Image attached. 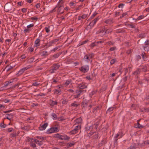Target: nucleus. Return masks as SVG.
<instances>
[{
  "instance_id": "21",
  "label": "nucleus",
  "mask_w": 149,
  "mask_h": 149,
  "mask_svg": "<svg viewBox=\"0 0 149 149\" xmlns=\"http://www.w3.org/2000/svg\"><path fill=\"white\" fill-rule=\"evenodd\" d=\"M86 90H81L80 89V90H77L76 91V93L78 95H80L82 94V92H85Z\"/></svg>"
},
{
  "instance_id": "63",
  "label": "nucleus",
  "mask_w": 149,
  "mask_h": 149,
  "mask_svg": "<svg viewBox=\"0 0 149 149\" xmlns=\"http://www.w3.org/2000/svg\"><path fill=\"white\" fill-rule=\"evenodd\" d=\"M88 15L87 14H83L81 16V18L83 19H84L86 18L87 17Z\"/></svg>"
},
{
  "instance_id": "17",
  "label": "nucleus",
  "mask_w": 149,
  "mask_h": 149,
  "mask_svg": "<svg viewBox=\"0 0 149 149\" xmlns=\"http://www.w3.org/2000/svg\"><path fill=\"white\" fill-rule=\"evenodd\" d=\"M83 59L85 61L88 63L90 61V58L89 57V56L87 55H86L84 57Z\"/></svg>"
},
{
  "instance_id": "41",
  "label": "nucleus",
  "mask_w": 149,
  "mask_h": 149,
  "mask_svg": "<svg viewBox=\"0 0 149 149\" xmlns=\"http://www.w3.org/2000/svg\"><path fill=\"white\" fill-rule=\"evenodd\" d=\"M6 125L4 123V121L0 124V127L3 128H4L6 127Z\"/></svg>"
},
{
  "instance_id": "26",
  "label": "nucleus",
  "mask_w": 149,
  "mask_h": 149,
  "mask_svg": "<svg viewBox=\"0 0 149 149\" xmlns=\"http://www.w3.org/2000/svg\"><path fill=\"white\" fill-rule=\"evenodd\" d=\"M115 107H111L109 108L106 112V113H110L111 111H113V109L115 108Z\"/></svg>"
},
{
  "instance_id": "38",
  "label": "nucleus",
  "mask_w": 149,
  "mask_h": 149,
  "mask_svg": "<svg viewBox=\"0 0 149 149\" xmlns=\"http://www.w3.org/2000/svg\"><path fill=\"white\" fill-rule=\"evenodd\" d=\"M54 94H60L61 92V91L59 89H55L54 90Z\"/></svg>"
},
{
  "instance_id": "6",
  "label": "nucleus",
  "mask_w": 149,
  "mask_h": 149,
  "mask_svg": "<svg viewBox=\"0 0 149 149\" xmlns=\"http://www.w3.org/2000/svg\"><path fill=\"white\" fill-rule=\"evenodd\" d=\"M70 139V137L67 135H60L58 139L62 140H69Z\"/></svg>"
},
{
  "instance_id": "9",
  "label": "nucleus",
  "mask_w": 149,
  "mask_h": 149,
  "mask_svg": "<svg viewBox=\"0 0 149 149\" xmlns=\"http://www.w3.org/2000/svg\"><path fill=\"white\" fill-rule=\"evenodd\" d=\"M57 12L58 14H62L64 12V7H58Z\"/></svg>"
},
{
  "instance_id": "23",
  "label": "nucleus",
  "mask_w": 149,
  "mask_h": 149,
  "mask_svg": "<svg viewBox=\"0 0 149 149\" xmlns=\"http://www.w3.org/2000/svg\"><path fill=\"white\" fill-rule=\"evenodd\" d=\"M10 135L11 138L16 137L18 136V134H17L16 132H14L13 133L10 134Z\"/></svg>"
},
{
  "instance_id": "47",
  "label": "nucleus",
  "mask_w": 149,
  "mask_h": 149,
  "mask_svg": "<svg viewBox=\"0 0 149 149\" xmlns=\"http://www.w3.org/2000/svg\"><path fill=\"white\" fill-rule=\"evenodd\" d=\"M60 46H58L56 47L55 48L53 49L51 51L52 52H55L60 47Z\"/></svg>"
},
{
  "instance_id": "14",
  "label": "nucleus",
  "mask_w": 149,
  "mask_h": 149,
  "mask_svg": "<svg viewBox=\"0 0 149 149\" xmlns=\"http://www.w3.org/2000/svg\"><path fill=\"white\" fill-rule=\"evenodd\" d=\"M57 5L58 7H64L63 0H60Z\"/></svg>"
},
{
  "instance_id": "30",
  "label": "nucleus",
  "mask_w": 149,
  "mask_h": 149,
  "mask_svg": "<svg viewBox=\"0 0 149 149\" xmlns=\"http://www.w3.org/2000/svg\"><path fill=\"white\" fill-rule=\"evenodd\" d=\"M99 19V17H98L92 21L93 24V25H94L97 22Z\"/></svg>"
},
{
  "instance_id": "27",
  "label": "nucleus",
  "mask_w": 149,
  "mask_h": 149,
  "mask_svg": "<svg viewBox=\"0 0 149 149\" xmlns=\"http://www.w3.org/2000/svg\"><path fill=\"white\" fill-rule=\"evenodd\" d=\"M95 133V132L92 131V130H91L90 132L87 134V137H89V138L92 135H93Z\"/></svg>"
},
{
  "instance_id": "10",
  "label": "nucleus",
  "mask_w": 149,
  "mask_h": 149,
  "mask_svg": "<svg viewBox=\"0 0 149 149\" xmlns=\"http://www.w3.org/2000/svg\"><path fill=\"white\" fill-rule=\"evenodd\" d=\"M48 125V123H45L43 125L39 127V129L40 130H45Z\"/></svg>"
},
{
  "instance_id": "45",
  "label": "nucleus",
  "mask_w": 149,
  "mask_h": 149,
  "mask_svg": "<svg viewBox=\"0 0 149 149\" xmlns=\"http://www.w3.org/2000/svg\"><path fill=\"white\" fill-rule=\"evenodd\" d=\"M6 68H8L7 69V71H8L10 70L13 69V67L11 66H9V65H8L6 66Z\"/></svg>"
},
{
  "instance_id": "22",
  "label": "nucleus",
  "mask_w": 149,
  "mask_h": 149,
  "mask_svg": "<svg viewBox=\"0 0 149 149\" xmlns=\"http://www.w3.org/2000/svg\"><path fill=\"white\" fill-rule=\"evenodd\" d=\"M35 58L34 57H32L29 59L27 61L28 63H31L35 61Z\"/></svg>"
},
{
  "instance_id": "51",
  "label": "nucleus",
  "mask_w": 149,
  "mask_h": 149,
  "mask_svg": "<svg viewBox=\"0 0 149 149\" xmlns=\"http://www.w3.org/2000/svg\"><path fill=\"white\" fill-rule=\"evenodd\" d=\"M97 43L96 42V41H95L94 42L92 43L90 46H91L92 47H94L95 46H97Z\"/></svg>"
},
{
  "instance_id": "16",
  "label": "nucleus",
  "mask_w": 149,
  "mask_h": 149,
  "mask_svg": "<svg viewBox=\"0 0 149 149\" xmlns=\"http://www.w3.org/2000/svg\"><path fill=\"white\" fill-rule=\"evenodd\" d=\"M141 71V69L138 68L133 73V74L134 75H137L140 74Z\"/></svg>"
},
{
  "instance_id": "29",
  "label": "nucleus",
  "mask_w": 149,
  "mask_h": 149,
  "mask_svg": "<svg viewBox=\"0 0 149 149\" xmlns=\"http://www.w3.org/2000/svg\"><path fill=\"white\" fill-rule=\"evenodd\" d=\"M6 131L9 133L12 132H15V129L13 128H9L7 129Z\"/></svg>"
},
{
  "instance_id": "56",
  "label": "nucleus",
  "mask_w": 149,
  "mask_h": 149,
  "mask_svg": "<svg viewBox=\"0 0 149 149\" xmlns=\"http://www.w3.org/2000/svg\"><path fill=\"white\" fill-rule=\"evenodd\" d=\"M106 30V29L104 27L103 28H102V30L100 31V33H103L104 32V34H105V31Z\"/></svg>"
},
{
  "instance_id": "53",
  "label": "nucleus",
  "mask_w": 149,
  "mask_h": 149,
  "mask_svg": "<svg viewBox=\"0 0 149 149\" xmlns=\"http://www.w3.org/2000/svg\"><path fill=\"white\" fill-rule=\"evenodd\" d=\"M107 44L109 45H113L114 44V42H111V41H109L108 42H107Z\"/></svg>"
},
{
  "instance_id": "19",
  "label": "nucleus",
  "mask_w": 149,
  "mask_h": 149,
  "mask_svg": "<svg viewBox=\"0 0 149 149\" xmlns=\"http://www.w3.org/2000/svg\"><path fill=\"white\" fill-rule=\"evenodd\" d=\"M88 104V103L86 100L83 101L81 103V105H82L83 107H87Z\"/></svg>"
},
{
  "instance_id": "3",
  "label": "nucleus",
  "mask_w": 149,
  "mask_h": 149,
  "mask_svg": "<svg viewBox=\"0 0 149 149\" xmlns=\"http://www.w3.org/2000/svg\"><path fill=\"white\" fill-rule=\"evenodd\" d=\"M89 70V66L88 65H83L79 68V70L80 71L84 73L87 72Z\"/></svg>"
},
{
  "instance_id": "18",
  "label": "nucleus",
  "mask_w": 149,
  "mask_h": 149,
  "mask_svg": "<svg viewBox=\"0 0 149 149\" xmlns=\"http://www.w3.org/2000/svg\"><path fill=\"white\" fill-rule=\"evenodd\" d=\"M7 116L5 119H6L10 120L11 119L13 118V115L12 113L7 114Z\"/></svg>"
},
{
  "instance_id": "62",
  "label": "nucleus",
  "mask_w": 149,
  "mask_h": 149,
  "mask_svg": "<svg viewBox=\"0 0 149 149\" xmlns=\"http://www.w3.org/2000/svg\"><path fill=\"white\" fill-rule=\"evenodd\" d=\"M36 138L39 139H41L42 140L44 139V138L42 136H36Z\"/></svg>"
},
{
  "instance_id": "61",
  "label": "nucleus",
  "mask_w": 149,
  "mask_h": 149,
  "mask_svg": "<svg viewBox=\"0 0 149 149\" xmlns=\"http://www.w3.org/2000/svg\"><path fill=\"white\" fill-rule=\"evenodd\" d=\"M60 135V134H59L57 133L54 134V137L59 139V137Z\"/></svg>"
},
{
  "instance_id": "4",
  "label": "nucleus",
  "mask_w": 149,
  "mask_h": 149,
  "mask_svg": "<svg viewBox=\"0 0 149 149\" xmlns=\"http://www.w3.org/2000/svg\"><path fill=\"white\" fill-rule=\"evenodd\" d=\"M58 129L57 127H52L49 129L46 132L48 134H50L54 132H58Z\"/></svg>"
},
{
  "instance_id": "31",
  "label": "nucleus",
  "mask_w": 149,
  "mask_h": 149,
  "mask_svg": "<svg viewBox=\"0 0 149 149\" xmlns=\"http://www.w3.org/2000/svg\"><path fill=\"white\" fill-rule=\"evenodd\" d=\"M42 56H47L49 55L48 52L45 51L42 52Z\"/></svg>"
},
{
  "instance_id": "25",
  "label": "nucleus",
  "mask_w": 149,
  "mask_h": 149,
  "mask_svg": "<svg viewBox=\"0 0 149 149\" xmlns=\"http://www.w3.org/2000/svg\"><path fill=\"white\" fill-rule=\"evenodd\" d=\"M78 87L80 88V89L81 90H82L83 89L87 88V86H85L84 84H79V85L78 86Z\"/></svg>"
},
{
  "instance_id": "64",
  "label": "nucleus",
  "mask_w": 149,
  "mask_h": 149,
  "mask_svg": "<svg viewBox=\"0 0 149 149\" xmlns=\"http://www.w3.org/2000/svg\"><path fill=\"white\" fill-rule=\"evenodd\" d=\"M141 71L143 72H145L147 71V68L146 67H145L141 69Z\"/></svg>"
},
{
  "instance_id": "37",
  "label": "nucleus",
  "mask_w": 149,
  "mask_h": 149,
  "mask_svg": "<svg viewBox=\"0 0 149 149\" xmlns=\"http://www.w3.org/2000/svg\"><path fill=\"white\" fill-rule=\"evenodd\" d=\"M116 58H113L111 60L110 62V65H112L114 64L116 61Z\"/></svg>"
},
{
  "instance_id": "57",
  "label": "nucleus",
  "mask_w": 149,
  "mask_h": 149,
  "mask_svg": "<svg viewBox=\"0 0 149 149\" xmlns=\"http://www.w3.org/2000/svg\"><path fill=\"white\" fill-rule=\"evenodd\" d=\"M141 56L140 55H138L136 56V60L137 61H139V60L141 59Z\"/></svg>"
},
{
  "instance_id": "33",
  "label": "nucleus",
  "mask_w": 149,
  "mask_h": 149,
  "mask_svg": "<svg viewBox=\"0 0 149 149\" xmlns=\"http://www.w3.org/2000/svg\"><path fill=\"white\" fill-rule=\"evenodd\" d=\"M101 107V106H97L95 107L93 109V113H95V111L97 110H99Z\"/></svg>"
},
{
  "instance_id": "34",
  "label": "nucleus",
  "mask_w": 149,
  "mask_h": 149,
  "mask_svg": "<svg viewBox=\"0 0 149 149\" xmlns=\"http://www.w3.org/2000/svg\"><path fill=\"white\" fill-rule=\"evenodd\" d=\"M93 125L94 128L96 130H97L99 125V124L98 122H96Z\"/></svg>"
},
{
  "instance_id": "44",
  "label": "nucleus",
  "mask_w": 149,
  "mask_h": 149,
  "mask_svg": "<svg viewBox=\"0 0 149 149\" xmlns=\"http://www.w3.org/2000/svg\"><path fill=\"white\" fill-rule=\"evenodd\" d=\"M52 116L53 117V119L56 120L57 119V115L54 113H53L52 114Z\"/></svg>"
},
{
  "instance_id": "2",
  "label": "nucleus",
  "mask_w": 149,
  "mask_h": 149,
  "mask_svg": "<svg viewBox=\"0 0 149 149\" xmlns=\"http://www.w3.org/2000/svg\"><path fill=\"white\" fill-rule=\"evenodd\" d=\"M15 9V8L14 7L13 5H11L8 3H6L4 7V10L7 12H8L11 10L14 11Z\"/></svg>"
},
{
  "instance_id": "1",
  "label": "nucleus",
  "mask_w": 149,
  "mask_h": 149,
  "mask_svg": "<svg viewBox=\"0 0 149 149\" xmlns=\"http://www.w3.org/2000/svg\"><path fill=\"white\" fill-rule=\"evenodd\" d=\"M60 65L58 63H54L51 67V69L49 70V72L51 74L55 72V71L58 70L60 67Z\"/></svg>"
},
{
  "instance_id": "11",
  "label": "nucleus",
  "mask_w": 149,
  "mask_h": 149,
  "mask_svg": "<svg viewBox=\"0 0 149 149\" xmlns=\"http://www.w3.org/2000/svg\"><path fill=\"white\" fill-rule=\"evenodd\" d=\"M62 53V52H59L58 53H57L54 55H53L52 57L53 58V59L59 57Z\"/></svg>"
},
{
  "instance_id": "54",
  "label": "nucleus",
  "mask_w": 149,
  "mask_h": 149,
  "mask_svg": "<svg viewBox=\"0 0 149 149\" xmlns=\"http://www.w3.org/2000/svg\"><path fill=\"white\" fill-rule=\"evenodd\" d=\"M69 5L70 6H73V7H75L76 6V4L75 3L73 2H71L69 3Z\"/></svg>"
},
{
  "instance_id": "35",
  "label": "nucleus",
  "mask_w": 149,
  "mask_h": 149,
  "mask_svg": "<svg viewBox=\"0 0 149 149\" xmlns=\"http://www.w3.org/2000/svg\"><path fill=\"white\" fill-rule=\"evenodd\" d=\"M122 135H121L120 133L119 132L115 136V138L116 139H117V138H120L122 137Z\"/></svg>"
},
{
  "instance_id": "46",
  "label": "nucleus",
  "mask_w": 149,
  "mask_h": 149,
  "mask_svg": "<svg viewBox=\"0 0 149 149\" xmlns=\"http://www.w3.org/2000/svg\"><path fill=\"white\" fill-rule=\"evenodd\" d=\"M14 80H15V81H17V78H14L11 79L9 81V82L10 84L13 82Z\"/></svg>"
},
{
  "instance_id": "8",
  "label": "nucleus",
  "mask_w": 149,
  "mask_h": 149,
  "mask_svg": "<svg viewBox=\"0 0 149 149\" xmlns=\"http://www.w3.org/2000/svg\"><path fill=\"white\" fill-rule=\"evenodd\" d=\"M59 40L58 39H54L52 41L49 42L47 43L48 46L49 47H50L53 44H54L55 42L58 41Z\"/></svg>"
},
{
  "instance_id": "40",
  "label": "nucleus",
  "mask_w": 149,
  "mask_h": 149,
  "mask_svg": "<svg viewBox=\"0 0 149 149\" xmlns=\"http://www.w3.org/2000/svg\"><path fill=\"white\" fill-rule=\"evenodd\" d=\"M146 36L145 34V33H141L139 34L138 37L139 38H144Z\"/></svg>"
},
{
  "instance_id": "60",
  "label": "nucleus",
  "mask_w": 149,
  "mask_h": 149,
  "mask_svg": "<svg viewBox=\"0 0 149 149\" xmlns=\"http://www.w3.org/2000/svg\"><path fill=\"white\" fill-rule=\"evenodd\" d=\"M34 26V24H31L28 25H27V27L28 29H29L31 27H33Z\"/></svg>"
},
{
  "instance_id": "50",
  "label": "nucleus",
  "mask_w": 149,
  "mask_h": 149,
  "mask_svg": "<svg viewBox=\"0 0 149 149\" xmlns=\"http://www.w3.org/2000/svg\"><path fill=\"white\" fill-rule=\"evenodd\" d=\"M146 144H149V140L144 141L143 143H142V146H144Z\"/></svg>"
},
{
  "instance_id": "43",
  "label": "nucleus",
  "mask_w": 149,
  "mask_h": 149,
  "mask_svg": "<svg viewBox=\"0 0 149 149\" xmlns=\"http://www.w3.org/2000/svg\"><path fill=\"white\" fill-rule=\"evenodd\" d=\"M88 56L90 58H92L94 56V54L93 53H89L87 54Z\"/></svg>"
},
{
  "instance_id": "59",
  "label": "nucleus",
  "mask_w": 149,
  "mask_h": 149,
  "mask_svg": "<svg viewBox=\"0 0 149 149\" xmlns=\"http://www.w3.org/2000/svg\"><path fill=\"white\" fill-rule=\"evenodd\" d=\"M30 145L31 146L33 147H35L36 146V145L34 143H33V141L32 142H31L30 143Z\"/></svg>"
},
{
  "instance_id": "42",
  "label": "nucleus",
  "mask_w": 149,
  "mask_h": 149,
  "mask_svg": "<svg viewBox=\"0 0 149 149\" xmlns=\"http://www.w3.org/2000/svg\"><path fill=\"white\" fill-rule=\"evenodd\" d=\"M136 146L135 144H134L133 146H130L127 149H136Z\"/></svg>"
},
{
  "instance_id": "36",
  "label": "nucleus",
  "mask_w": 149,
  "mask_h": 149,
  "mask_svg": "<svg viewBox=\"0 0 149 149\" xmlns=\"http://www.w3.org/2000/svg\"><path fill=\"white\" fill-rule=\"evenodd\" d=\"M112 31V29H106L105 31V34H108Z\"/></svg>"
},
{
  "instance_id": "52",
  "label": "nucleus",
  "mask_w": 149,
  "mask_h": 149,
  "mask_svg": "<svg viewBox=\"0 0 149 149\" xmlns=\"http://www.w3.org/2000/svg\"><path fill=\"white\" fill-rule=\"evenodd\" d=\"M10 84V83H9V81H6L4 83L3 87H6L8 86Z\"/></svg>"
},
{
  "instance_id": "49",
  "label": "nucleus",
  "mask_w": 149,
  "mask_h": 149,
  "mask_svg": "<svg viewBox=\"0 0 149 149\" xmlns=\"http://www.w3.org/2000/svg\"><path fill=\"white\" fill-rule=\"evenodd\" d=\"M143 127V126L141 125L140 124V123L138 122L137 123V126L136 127V128H141Z\"/></svg>"
},
{
  "instance_id": "32",
  "label": "nucleus",
  "mask_w": 149,
  "mask_h": 149,
  "mask_svg": "<svg viewBox=\"0 0 149 149\" xmlns=\"http://www.w3.org/2000/svg\"><path fill=\"white\" fill-rule=\"evenodd\" d=\"M71 106L73 107H77L79 106V104H77L76 102H74L73 103L71 104Z\"/></svg>"
},
{
  "instance_id": "7",
  "label": "nucleus",
  "mask_w": 149,
  "mask_h": 149,
  "mask_svg": "<svg viewBox=\"0 0 149 149\" xmlns=\"http://www.w3.org/2000/svg\"><path fill=\"white\" fill-rule=\"evenodd\" d=\"M82 121V119L81 117H80L76 119L74 121L75 125H81Z\"/></svg>"
},
{
  "instance_id": "58",
  "label": "nucleus",
  "mask_w": 149,
  "mask_h": 149,
  "mask_svg": "<svg viewBox=\"0 0 149 149\" xmlns=\"http://www.w3.org/2000/svg\"><path fill=\"white\" fill-rule=\"evenodd\" d=\"M127 13L126 12L125 13H123L122 15L120 17V19L122 18H123L124 17H125L126 15H127Z\"/></svg>"
},
{
  "instance_id": "5",
  "label": "nucleus",
  "mask_w": 149,
  "mask_h": 149,
  "mask_svg": "<svg viewBox=\"0 0 149 149\" xmlns=\"http://www.w3.org/2000/svg\"><path fill=\"white\" fill-rule=\"evenodd\" d=\"M29 67H25L20 69L16 74V75L17 76H19L22 74L26 70H27L29 68Z\"/></svg>"
},
{
  "instance_id": "28",
  "label": "nucleus",
  "mask_w": 149,
  "mask_h": 149,
  "mask_svg": "<svg viewBox=\"0 0 149 149\" xmlns=\"http://www.w3.org/2000/svg\"><path fill=\"white\" fill-rule=\"evenodd\" d=\"M143 48L145 51L148 52L149 51V46L148 45H145Z\"/></svg>"
},
{
  "instance_id": "13",
  "label": "nucleus",
  "mask_w": 149,
  "mask_h": 149,
  "mask_svg": "<svg viewBox=\"0 0 149 149\" xmlns=\"http://www.w3.org/2000/svg\"><path fill=\"white\" fill-rule=\"evenodd\" d=\"M104 22L107 24H111L113 22V19L112 18H111L107 19L104 21Z\"/></svg>"
},
{
  "instance_id": "39",
  "label": "nucleus",
  "mask_w": 149,
  "mask_h": 149,
  "mask_svg": "<svg viewBox=\"0 0 149 149\" xmlns=\"http://www.w3.org/2000/svg\"><path fill=\"white\" fill-rule=\"evenodd\" d=\"M46 95V93H39V94H38L35 95V96L37 97H38L39 96H45Z\"/></svg>"
},
{
  "instance_id": "20",
  "label": "nucleus",
  "mask_w": 149,
  "mask_h": 149,
  "mask_svg": "<svg viewBox=\"0 0 149 149\" xmlns=\"http://www.w3.org/2000/svg\"><path fill=\"white\" fill-rule=\"evenodd\" d=\"M58 102L57 101H54L53 100H51L49 103L50 105L51 106H53L54 105H57Z\"/></svg>"
},
{
  "instance_id": "55",
  "label": "nucleus",
  "mask_w": 149,
  "mask_h": 149,
  "mask_svg": "<svg viewBox=\"0 0 149 149\" xmlns=\"http://www.w3.org/2000/svg\"><path fill=\"white\" fill-rule=\"evenodd\" d=\"M40 84V83L38 82H34L33 83L32 86H38Z\"/></svg>"
},
{
  "instance_id": "48",
  "label": "nucleus",
  "mask_w": 149,
  "mask_h": 149,
  "mask_svg": "<svg viewBox=\"0 0 149 149\" xmlns=\"http://www.w3.org/2000/svg\"><path fill=\"white\" fill-rule=\"evenodd\" d=\"M97 13L96 12H95L92 15L91 17L90 18L91 19H92L97 15Z\"/></svg>"
},
{
  "instance_id": "24",
  "label": "nucleus",
  "mask_w": 149,
  "mask_h": 149,
  "mask_svg": "<svg viewBox=\"0 0 149 149\" xmlns=\"http://www.w3.org/2000/svg\"><path fill=\"white\" fill-rule=\"evenodd\" d=\"M40 40L39 38L37 39L35 42V46L36 47L39 46L40 45Z\"/></svg>"
},
{
  "instance_id": "12",
  "label": "nucleus",
  "mask_w": 149,
  "mask_h": 149,
  "mask_svg": "<svg viewBox=\"0 0 149 149\" xmlns=\"http://www.w3.org/2000/svg\"><path fill=\"white\" fill-rule=\"evenodd\" d=\"M141 55L144 61H146L147 60V56L145 52H143L141 53Z\"/></svg>"
},
{
  "instance_id": "15",
  "label": "nucleus",
  "mask_w": 149,
  "mask_h": 149,
  "mask_svg": "<svg viewBox=\"0 0 149 149\" xmlns=\"http://www.w3.org/2000/svg\"><path fill=\"white\" fill-rule=\"evenodd\" d=\"M99 136V134L98 133H97V134H95L92 137L93 140L94 141H96L98 138Z\"/></svg>"
}]
</instances>
